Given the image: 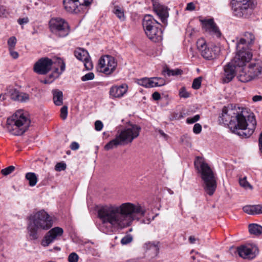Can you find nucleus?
<instances>
[{
  "label": "nucleus",
  "instance_id": "obj_1",
  "mask_svg": "<svg viewBox=\"0 0 262 262\" xmlns=\"http://www.w3.org/2000/svg\"><path fill=\"white\" fill-rule=\"evenodd\" d=\"M145 212V207L139 204L124 203L120 205L103 206L98 211V216L101 222L100 229L109 233L114 229H124L130 226L133 221H139Z\"/></svg>",
  "mask_w": 262,
  "mask_h": 262
},
{
  "label": "nucleus",
  "instance_id": "obj_2",
  "mask_svg": "<svg viewBox=\"0 0 262 262\" xmlns=\"http://www.w3.org/2000/svg\"><path fill=\"white\" fill-rule=\"evenodd\" d=\"M219 121L227 125L233 133L245 138L249 137L254 132L256 121L253 114L247 119L235 108L224 106L219 117Z\"/></svg>",
  "mask_w": 262,
  "mask_h": 262
},
{
  "label": "nucleus",
  "instance_id": "obj_3",
  "mask_svg": "<svg viewBox=\"0 0 262 262\" xmlns=\"http://www.w3.org/2000/svg\"><path fill=\"white\" fill-rule=\"evenodd\" d=\"M29 221L27 230L30 239L31 240L38 238V230H47L50 229L53 224L52 217L43 210L31 215Z\"/></svg>",
  "mask_w": 262,
  "mask_h": 262
},
{
  "label": "nucleus",
  "instance_id": "obj_4",
  "mask_svg": "<svg viewBox=\"0 0 262 262\" xmlns=\"http://www.w3.org/2000/svg\"><path fill=\"white\" fill-rule=\"evenodd\" d=\"M141 128L135 124H129L125 128L118 132L116 138L107 143L104 149L109 150L117 148L119 145H124L130 143L140 134Z\"/></svg>",
  "mask_w": 262,
  "mask_h": 262
},
{
  "label": "nucleus",
  "instance_id": "obj_5",
  "mask_svg": "<svg viewBox=\"0 0 262 262\" xmlns=\"http://www.w3.org/2000/svg\"><path fill=\"white\" fill-rule=\"evenodd\" d=\"M31 123L27 112L19 110L7 120L6 128L8 132L15 136L23 135L28 130Z\"/></svg>",
  "mask_w": 262,
  "mask_h": 262
},
{
  "label": "nucleus",
  "instance_id": "obj_6",
  "mask_svg": "<svg viewBox=\"0 0 262 262\" xmlns=\"http://www.w3.org/2000/svg\"><path fill=\"white\" fill-rule=\"evenodd\" d=\"M194 166L204 181L205 192L210 196L212 195L216 188V181L212 169L203 159L199 157L194 161Z\"/></svg>",
  "mask_w": 262,
  "mask_h": 262
},
{
  "label": "nucleus",
  "instance_id": "obj_7",
  "mask_svg": "<svg viewBox=\"0 0 262 262\" xmlns=\"http://www.w3.org/2000/svg\"><path fill=\"white\" fill-rule=\"evenodd\" d=\"M142 25L145 33L149 39L155 42L162 40L163 31L160 28L161 24L152 15H145Z\"/></svg>",
  "mask_w": 262,
  "mask_h": 262
},
{
  "label": "nucleus",
  "instance_id": "obj_8",
  "mask_svg": "<svg viewBox=\"0 0 262 262\" xmlns=\"http://www.w3.org/2000/svg\"><path fill=\"white\" fill-rule=\"evenodd\" d=\"M231 5L234 16L247 18L253 13L256 3L254 0H231Z\"/></svg>",
  "mask_w": 262,
  "mask_h": 262
},
{
  "label": "nucleus",
  "instance_id": "obj_9",
  "mask_svg": "<svg viewBox=\"0 0 262 262\" xmlns=\"http://www.w3.org/2000/svg\"><path fill=\"white\" fill-rule=\"evenodd\" d=\"M262 75V61L257 60L251 62L247 67L239 72L237 78L243 82H247Z\"/></svg>",
  "mask_w": 262,
  "mask_h": 262
},
{
  "label": "nucleus",
  "instance_id": "obj_10",
  "mask_svg": "<svg viewBox=\"0 0 262 262\" xmlns=\"http://www.w3.org/2000/svg\"><path fill=\"white\" fill-rule=\"evenodd\" d=\"M245 41L239 39L236 42V54L234 58L231 61L236 67L244 68L246 64L250 61L252 54L249 49L244 48Z\"/></svg>",
  "mask_w": 262,
  "mask_h": 262
},
{
  "label": "nucleus",
  "instance_id": "obj_11",
  "mask_svg": "<svg viewBox=\"0 0 262 262\" xmlns=\"http://www.w3.org/2000/svg\"><path fill=\"white\" fill-rule=\"evenodd\" d=\"M49 27L51 32L59 37L67 36L70 31L68 23L61 18H53L49 21Z\"/></svg>",
  "mask_w": 262,
  "mask_h": 262
},
{
  "label": "nucleus",
  "instance_id": "obj_12",
  "mask_svg": "<svg viewBox=\"0 0 262 262\" xmlns=\"http://www.w3.org/2000/svg\"><path fill=\"white\" fill-rule=\"evenodd\" d=\"M117 66L114 57L110 55L102 57L99 60L98 69L100 72L106 75L113 73Z\"/></svg>",
  "mask_w": 262,
  "mask_h": 262
},
{
  "label": "nucleus",
  "instance_id": "obj_13",
  "mask_svg": "<svg viewBox=\"0 0 262 262\" xmlns=\"http://www.w3.org/2000/svg\"><path fill=\"white\" fill-rule=\"evenodd\" d=\"M197 48L200 52L201 55L207 60L212 59L216 57L219 48L214 47L209 48L207 47L205 40L203 38L198 39L196 42Z\"/></svg>",
  "mask_w": 262,
  "mask_h": 262
},
{
  "label": "nucleus",
  "instance_id": "obj_14",
  "mask_svg": "<svg viewBox=\"0 0 262 262\" xmlns=\"http://www.w3.org/2000/svg\"><path fill=\"white\" fill-rule=\"evenodd\" d=\"M53 61L47 57L39 59L34 65V71L41 75H45L51 69Z\"/></svg>",
  "mask_w": 262,
  "mask_h": 262
},
{
  "label": "nucleus",
  "instance_id": "obj_15",
  "mask_svg": "<svg viewBox=\"0 0 262 262\" xmlns=\"http://www.w3.org/2000/svg\"><path fill=\"white\" fill-rule=\"evenodd\" d=\"M236 251L240 257L248 259L254 258L258 253L256 247L250 244L237 247Z\"/></svg>",
  "mask_w": 262,
  "mask_h": 262
},
{
  "label": "nucleus",
  "instance_id": "obj_16",
  "mask_svg": "<svg viewBox=\"0 0 262 262\" xmlns=\"http://www.w3.org/2000/svg\"><path fill=\"white\" fill-rule=\"evenodd\" d=\"M63 232V229L59 227H56L49 231L44 236L41 245L44 247L48 246L51 243L56 240L58 237L61 236Z\"/></svg>",
  "mask_w": 262,
  "mask_h": 262
},
{
  "label": "nucleus",
  "instance_id": "obj_17",
  "mask_svg": "<svg viewBox=\"0 0 262 262\" xmlns=\"http://www.w3.org/2000/svg\"><path fill=\"white\" fill-rule=\"evenodd\" d=\"M236 66L233 63V62L231 61L224 66L222 78L224 83H228L233 79L236 74Z\"/></svg>",
  "mask_w": 262,
  "mask_h": 262
},
{
  "label": "nucleus",
  "instance_id": "obj_18",
  "mask_svg": "<svg viewBox=\"0 0 262 262\" xmlns=\"http://www.w3.org/2000/svg\"><path fill=\"white\" fill-rule=\"evenodd\" d=\"M201 22L206 32L217 37L221 36V33L213 19L202 20Z\"/></svg>",
  "mask_w": 262,
  "mask_h": 262
},
{
  "label": "nucleus",
  "instance_id": "obj_19",
  "mask_svg": "<svg viewBox=\"0 0 262 262\" xmlns=\"http://www.w3.org/2000/svg\"><path fill=\"white\" fill-rule=\"evenodd\" d=\"M153 10L164 24H167V18L169 16L168 9L158 2H153Z\"/></svg>",
  "mask_w": 262,
  "mask_h": 262
},
{
  "label": "nucleus",
  "instance_id": "obj_20",
  "mask_svg": "<svg viewBox=\"0 0 262 262\" xmlns=\"http://www.w3.org/2000/svg\"><path fill=\"white\" fill-rule=\"evenodd\" d=\"M63 4L64 9L70 13H78L82 6L78 0H63Z\"/></svg>",
  "mask_w": 262,
  "mask_h": 262
},
{
  "label": "nucleus",
  "instance_id": "obj_21",
  "mask_svg": "<svg viewBox=\"0 0 262 262\" xmlns=\"http://www.w3.org/2000/svg\"><path fill=\"white\" fill-rule=\"evenodd\" d=\"M127 88V85L125 84L119 86H113L110 89V95L114 98L121 97L126 93Z\"/></svg>",
  "mask_w": 262,
  "mask_h": 262
},
{
  "label": "nucleus",
  "instance_id": "obj_22",
  "mask_svg": "<svg viewBox=\"0 0 262 262\" xmlns=\"http://www.w3.org/2000/svg\"><path fill=\"white\" fill-rule=\"evenodd\" d=\"M165 84V80L160 77H152L149 78L148 88L161 86Z\"/></svg>",
  "mask_w": 262,
  "mask_h": 262
},
{
  "label": "nucleus",
  "instance_id": "obj_23",
  "mask_svg": "<svg viewBox=\"0 0 262 262\" xmlns=\"http://www.w3.org/2000/svg\"><path fill=\"white\" fill-rule=\"evenodd\" d=\"M53 101L56 105H61L63 103V94L62 92L58 90H53Z\"/></svg>",
  "mask_w": 262,
  "mask_h": 262
},
{
  "label": "nucleus",
  "instance_id": "obj_24",
  "mask_svg": "<svg viewBox=\"0 0 262 262\" xmlns=\"http://www.w3.org/2000/svg\"><path fill=\"white\" fill-rule=\"evenodd\" d=\"M75 56L79 60L83 61L89 57V54L87 51L81 49H77L74 52Z\"/></svg>",
  "mask_w": 262,
  "mask_h": 262
},
{
  "label": "nucleus",
  "instance_id": "obj_25",
  "mask_svg": "<svg viewBox=\"0 0 262 262\" xmlns=\"http://www.w3.org/2000/svg\"><path fill=\"white\" fill-rule=\"evenodd\" d=\"M249 231L251 234L260 235L262 234V226L256 224L249 225Z\"/></svg>",
  "mask_w": 262,
  "mask_h": 262
},
{
  "label": "nucleus",
  "instance_id": "obj_26",
  "mask_svg": "<svg viewBox=\"0 0 262 262\" xmlns=\"http://www.w3.org/2000/svg\"><path fill=\"white\" fill-rule=\"evenodd\" d=\"M244 38H241L240 39H244L245 41L244 48L248 49V44L250 45L253 42L255 37L251 32H246L244 34Z\"/></svg>",
  "mask_w": 262,
  "mask_h": 262
},
{
  "label": "nucleus",
  "instance_id": "obj_27",
  "mask_svg": "<svg viewBox=\"0 0 262 262\" xmlns=\"http://www.w3.org/2000/svg\"><path fill=\"white\" fill-rule=\"evenodd\" d=\"M26 179L29 181L30 186H35L37 182V178L36 174L34 172H28L25 176Z\"/></svg>",
  "mask_w": 262,
  "mask_h": 262
},
{
  "label": "nucleus",
  "instance_id": "obj_28",
  "mask_svg": "<svg viewBox=\"0 0 262 262\" xmlns=\"http://www.w3.org/2000/svg\"><path fill=\"white\" fill-rule=\"evenodd\" d=\"M114 13L117 16V17L121 21L125 20V15L123 9L118 6H116L114 8L113 10Z\"/></svg>",
  "mask_w": 262,
  "mask_h": 262
},
{
  "label": "nucleus",
  "instance_id": "obj_29",
  "mask_svg": "<svg viewBox=\"0 0 262 262\" xmlns=\"http://www.w3.org/2000/svg\"><path fill=\"white\" fill-rule=\"evenodd\" d=\"M158 243L148 242L145 244V248L147 249L152 250L156 254H157L159 251Z\"/></svg>",
  "mask_w": 262,
  "mask_h": 262
},
{
  "label": "nucleus",
  "instance_id": "obj_30",
  "mask_svg": "<svg viewBox=\"0 0 262 262\" xmlns=\"http://www.w3.org/2000/svg\"><path fill=\"white\" fill-rule=\"evenodd\" d=\"M239 183L241 187L247 189L249 188L250 189H252L253 187L251 185L249 184V183L247 180V178L246 177L243 178L239 179Z\"/></svg>",
  "mask_w": 262,
  "mask_h": 262
},
{
  "label": "nucleus",
  "instance_id": "obj_31",
  "mask_svg": "<svg viewBox=\"0 0 262 262\" xmlns=\"http://www.w3.org/2000/svg\"><path fill=\"white\" fill-rule=\"evenodd\" d=\"M180 141L181 143L186 145L187 146H191V138L187 134L184 135L181 137Z\"/></svg>",
  "mask_w": 262,
  "mask_h": 262
},
{
  "label": "nucleus",
  "instance_id": "obj_32",
  "mask_svg": "<svg viewBox=\"0 0 262 262\" xmlns=\"http://www.w3.org/2000/svg\"><path fill=\"white\" fill-rule=\"evenodd\" d=\"M165 72H166L168 76H174V75H179L181 74L182 73V71L179 69H176V70H170L168 69H167L166 70L164 71Z\"/></svg>",
  "mask_w": 262,
  "mask_h": 262
},
{
  "label": "nucleus",
  "instance_id": "obj_33",
  "mask_svg": "<svg viewBox=\"0 0 262 262\" xmlns=\"http://www.w3.org/2000/svg\"><path fill=\"white\" fill-rule=\"evenodd\" d=\"M201 81H202V77H199L198 78H195L193 80V81L192 82V88L195 90L199 89L201 86Z\"/></svg>",
  "mask_w": 262,
  "mask_h": 262
},
{
  "label": "nucleus",
  "instance_id": "obj_34",
  "mask_svg": "<svg viewBox=\"0 0 262 262\" xmlns=\"http://www.w3.org/2000/svg\"><path fill=\"white\" fill-rule=\"evenodd\" d=\"M133 239V236L130 234H127L121 239V243L123 245H127L131 243Z\"/></svg>",
  "mask_w": 262,
  "mask_h": 262
},
{
  "label": "nucleus",
  "instance_id": "obj_35",
  "mask_svg": "<svg viewBox=\"0 0 262 262\" xmlns=\"http://www.w3.org/2000/svg\"><path fill=\"white\" fill-rule=\"evenodd\" d=\"M15 169V167L13 166H9L1 170V173L4 176H7L12 173Z\"/></svg>",
  "mask_w": 262,
  "mask_h": 262
},
{
  "label": "nucleus",
  "instance_id": "obj_36",
  "mask_svg": "<svg viewBox=\"0 0 262 262\" xmlns=\"http://www.w3.org/2000/svg\"><path fill=\"white\" fill-rule=\"evenodd\" d=\"M16 43V38L14 36L11 37L8 40V45L9 46V50L14 49Z\"/></svg>",
  "mask_w": 262,
  "mask_h": 262
},
{
  "label": "nucleus",
  "instance_id": "obj_37",
  "mask_svg": "<svg viewBox=\"0 0 262 262\" xmlns=\"http://www.w3.org/2000/svg\"><path fill=\"white\" fill-rule=\"evenodd\" d=\"M82 61L83 62L84 67L86 70H90L92 69L93 65L92 61L90 59V56L89 57L87 58L86 59L83 60Z\"/></svg>",
  "mask_w": 262,
  "mask_h": 262
},
{
  "label": "nucleus",
  "instance_id": "obj_38",
  "mask_svg": "<svg viewBox=\"0 0 262 262\" xmlns=\"http://www.w3.org/2000/svg\"><path fill=\"white\" fill-rule=\"evenodd\" d=\"M94 74L93 72H89L83 76L81 79L82 81H86L88 80H92L94 79Z\"/></svg>",
  "mask_w": 262,
  "mask_h": 262
},
{
  "label": "nucleus",
  "instance_id": "obj_39",
  "mask_svg": "<svg viewBox=\"0 0 262 262\" xmlns=\"http://www.w3.org/2000/svg\"><path fill=\"white\" fill-rule=\"evenodd\" d=\"M252 208L253 209V214L262 213V205H252Z\"/></svg>",
  "mask_w": 262,
  "mask_h": 262
},
{
  "label": "nucleus",
  "instance_id": "obj_40",
  "mask_svg": "<svg viewBox=\"0 0 262 262\" xmlns=\"http://www.w3.org/2000/svg\"><path fill=\"white\" fill-rule=\"evenodd\" d=\"M179 96L181 98H187L190 96V94L186 91L185 87H183L179 91Z\"/></svg>",
  "mask_w": 262,
  "mask_h": 262
},
{
  "label": "nucleus",
  "instance_id": "obj_41",
  "mask_svg": "<svg viewBox=\"0 0 262 262\" xmlns=\"http://www.w3.org/2000/svg\"><path fill=\"white\" fill-rule=\"evenodd\" d=\"M60 74L61 73L58 72V69L56 68L55 69L53 72L49 75V79L50 80H53V81L55 79L58 77Z\"/></svg>",
  "mask_w": 262,
  "mask_h": 262
},
{
  "label": "nucleus",
  "instance_id": "obj_42",
  "mask_svg": "<svg viewBox=\"0 0 262 262\" xmlns=\"http://www.w3.org/2000/svg\"><path fill=\"white\" fill-rule=\"evenodd\" d=\"M148 81H149V78L145 77V78H143L140 79H139L138 80V83L139 85L144 86L145 88H148Z\"/></svg>",
  "mask_w": 262,
  "mask_h": 262
},
{
  "label": "nucleus",
  "instance_id": "obj_43",
  "mask_svg": "<svg viewBox=\"0 0 262 262\" xmlns=\"http://www.w3.org/2000/svg\"><path fill=\"white\" fill-rule=\"evenodd\" d=\"M67 167L66 164L62 162H59L56 164L55 169L57 171H61L66 169Z\"/></svg>",
  "mask_w": 262,
  "mask_h": 262
},
{
  "label": "nucleus",
  "instance_id": "obj_44",
  "mask_svg": "<svg viewBox=\"0 0 262 262\" xmlns=\"http://www.w3.org/2000/svg\"><path fill=\"white\" fill-rule=\"evenodd\" d=\"M79 258L78 255L75 252L71 253L68 257L69 262H77Z\"/></svg>",
  "mask_w": 262,
  "mask_h": 262
},
{
  "label": "nucleus",
  "instance_id": "obj_45",
  "mask_svg": "<svg viewBox=\"0 0 262 262\" xmlns=\"http://www.w3.org/2000/svg\"><path fill=\"white\" fill-rule=\"evenodd\" d=\"M29 95L27 93H20L18 101L26 102L29 100Z\"/></svg>",
  "mask_w": 262,
  "mask_h": 262
},
{
  "label": "nucleus",
  "instance_id": "obj_46",
  "mask_svg": "<svg viewBox=\"0 0 262 262\" xmlns=\"http://www.w3.org/2000/svg\"><path fill=\"white\" fill-rule=\"evenodd\" d=\"M200 118L199 115H196L193 117L188 118L186 119V122L188 124H192L198 121Z\"/></svg>",
  "mask_w": 262,
  "mask_h": 262
},
{
  "label": "nucleus",
  "instance_id": "obj_47",
  "mask_svg": "<svg viewBox=\"0 0 262 262\" xmlns=\"http://www.w3.org/2000/svg\"><path fill=\"white\" fill-rule=\"evenodd\" d=\"M68 107L66 106H63L60 110V116L63 120L66 119L67 117Z\"/></svg>",
  "mask_w": 262,
  "mask_h": 262
},
{
  "label": "nucleus",
  "instance_id": "obj_48",
  "mask_svg": "<svg viewBox=\"0 0 262 262\" xmlns=\"http://www.w3.org/2000/svg\"><path fill=\"white\" fill-rule=\"evenodd\" d=\"M20 93L16 90H13L11 93V98L14 100L18 101Z\"/></svg>",
  "mask_w": 262,
  "mask_h": 262
},
{
  "label": "nucleus",
  "instance_id": "obj_49",
  "mask_svg": "<svg viewBox=\"0 0 262 262\" xmlns=\"http://www.w3.org/2000/svg\"><path fill=\"white\" fill-rule=\"evenodd\" d=\"M202 131V126L199 123H195L193 128V132L195 134H200Z\"/></svg>",
  "mask_w": 262,
  "mask_h": 262
},
{
  "label": "nucleus",
  "instance_id": "obj_50",
  "mask_svg": "<svg viewBox=\"0 0 262 262\" xmlns=\"http://www.w3.org/2000/svg\"><path fill=\"white\" fill-rule=\"evenodd\" d=\"M103 126L102 122L100 120H97L95 122V129L97 131H100Z\"/></svg>",
  "mask_w": 262,
  "mask_h": 262
},
{
  "label": "nucleus",
  "instance_id": "obj_51",
  "mask_svg": "<svg viewBox=\"0 0 262 262\" xmlns=\"http://www.w3.org/2000/svg\"><path fill=\"white\" fill-rule=\"evenodd\" d=\"M243 210L246 213L253 215V209L252 208V205H247L243 207Z\"/></svg>",
  "mask_w": 262,
  "mask_h": 262
},
{
  "label": "nucleus",
  "instance_id": "obj_52",
  "mask_svg": "<svg viewBox=\"0 0 262 262\" xmlns=\"http://www.w3.org/2000/svg\"><path fill=\"white\" fill-rule=\"evenodd\" d=\"M78 1L82 6H88L91 4L93 0H78Z\"/></svg>",
  "mask_w": 262,
  "mask_h": 262
},
{
  "label": "nucleus",
  "instance_id": "obj_53",
  "mask_svg": "<svg viewBox=\"0 0 262 262\" xmlns=\"http://www.w3.org/2000/svg\"><path fill=\"white\" fill-rule=\"evenodd\" d=\"M14 49H9V52L10 55L12 56V57L14 59H17L18 57V53L14 51Z\"/></svg>",
  "mask_w": 262,
  "mask_h": 262
},
{
  "label": "nucleus",
  "instance_id": "obj_54",
  "mask_svg": "<svg viewBox=\"0 0 262 262\" xmlns=\"http://www.w3.org/2000/svg\"><path fill=\"white\" fill-rule=\"evenodd\" d=\"M70 148L72 150H75L79 148V145L76 142H73L70 145Z\"/></svg>",
  "mask_w": 262,
  "mask_h": 262
},
{
  "label": "nucleus",
  "instance_id": "obj_55",
  "mask_svg": "<svg viewBox=\"0 0 262 262\" xmlns=\"http://www.w3.org/2000/svg\"><path fill=\"white\" fill-rule=\"evenodd\" d=\"M195 6L193 3H189L187 4L186 10L188 11H193L195 9Z\"/></svg>",
  "mask_w": 262,
  "mask_h": 262
},
{
  "label": "nucleus",
  "instance_id": "obj_56",
  "mask_svg": "<svg viewBox=\"0 0 262 262\" xmlns=\"http://www.w3.org/2000/svg\"><path fill=\"white\" fill-rule=\"evenodd\" d=\"M17 21L19 25H22L24 24L28 23L29 21V19L28 17H25L23 18H19Z\"/></svg>",
  "mask_w": 262,
  "mask_h": 262
},
{
  "label": "nucleus",
  "instance_id": "obj_57",
  "mask_svg": "<svg viewBox=\"0 0 262 262\" xmlns=\"http://www.w3.org/2000/svg\"><path fill=\"white\" fill-rule=\"evenodd\" d=\"M152 97L155 100H158L161 98L160 94L157 92H154L152 95Z\"/></svg>",
  "mask_w": 262,
  "mask_h": 262
},
{
  "label": "nucleus",
  "instance_id": "obj_58",
  "mask_svg": "<svg viewBox=\"0 0 262 262\" xmlns=\"http://www.w3.org/2000/svg\"><path fill=\"white\" fill-rule=\"evenodd\" d=\"M6 11L4 6H0V17L5 16Z\"/></svg>",
  "mask_w": 262,
  "mask_h": 262
},
{
  "label": "nucleus",
  "instance_id": "obj_59",
  "mask_svg": "<svg viewBox=\"0 0 262 262\" xmlns=\"http://www.w3.org/2000/svg\"><path fill=\"white\" fill-rule=\"evenodd\" d=\"M252 100L254 102L261 101L262 100V96L260 95L254 96L252 98Z\"/></svg>",
  "mask_w": 262,
  "mask_h": 262
},
{
  "label": "nucleus",
  "instance_id": "obj_60",
  "mask_svg": "<svg viewBox=\"0 0 262 262\" xmlns=\"http://www.w3.org/2000/svg\"><path fill=\"white\" fill-rule=\"evenodd\" d=\"M158 133L161 135V136L164 138L165 140H167L168 139V135L165 134L163 130L159 129L158 130Z\"/></svg>",
  "mask_w": 262,
  "mask_h": 262
},
{
  "label": "nucleus",
  "instance_id": "obj_61",
  "mask_svg": "<svg viewBox=\"0 0 262 262\" xmlns=\"http://www.w3.org/2000/svg\"><path fill=\"white\" fill-rule=\"evenodd\" d=\"M259 144L260 149L262 152V132L260 134V137L259 139Z\"/></svg>",
  "mask_w": 262,
  "mask_h": 262
},
{
  "label": "nucleus",
  "instance_id": "obj_62",
  "mask_svg": "<svg viewBox=\"0 0 262 262\" xmlns=\"http://www.w3.org/2000/svg\"><path fill=\"white\" fill-rule=\"evenodd\" d=\"M196 241V238L193 236H190L189 237V241L191 244H194Z\"/></svg>",
  "mask_w": 262,
  "mask_h": 262
},
{
  "label": "nucleus",
  "instance_id": "obj_63",
  "mask_svg": "<svg viewBox=\"0 0 262 262\" xmlns=\"http://www.w3.org/2000/svg\"><path fill=\"white\" fill-rule=\"evenodd\" d=\"M53 81V80H50L49 78L48 79H45L43 81H41V82L47 84V83H51Z\"/></svg>",
  "mask_w": 262,
  "mask_h": 262
},
{
  "label": "nucleus",
  "instance_id": "obj_64",
  "mask_svg": "<svg viewBox=\"0 0 262 262\" xmlns=\"http://www.w3.org/2000/svg\"><path fill=\"white\" fill-rule=\"evenodd\" d=\"M65 67H66L65 64L63 62H62V64L60 66V70H61V72H62L63 71H64Z\"/></svg>",
  "mask_w": 262,
  "mask_h": 262
}]
</instances>
